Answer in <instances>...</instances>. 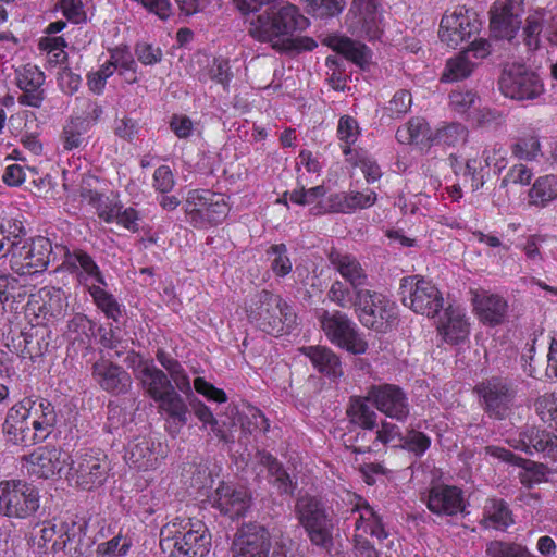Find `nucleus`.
Segmentation results:
<instances>
[{
    "label": "nucleus",
    "mask_w": 557,
    "mask_h": 557,
    "mask_svg": "<svg viewBox=\"0 0 557 557\" xmlns=\"http://www.w3.org/2000/svg\"><path fill=\"white\" fill-rule=\"evenodd\" d=\"M110 462L101 449L77 451L72 458L66 472L67 481L85 491L100 487L108 479Z\"/></svg>",
    "instance_id": "39448f33"
},
{
    "label": "nucleus",
    "mask_w": 557,
    "mask_h": 557,
    "mask_svg": "<svg viewBox=\"0 0 557 557\" xmlns=\"http://www.w3.org/2000/svg\"><path fill=\"white\" fill-rule=\"evenodd\" d=\"M511 153L519 160L535 161L542 157L541 143L536 135L520 136L511 146Z\"/></svg>",
    "instance_id": "603ef678"
},
{
    "label": "nucleus",
    "mask_w": 557,
    "mask_h": 557,
    "mask_svg": "<svg viewBox=\"0 0 557 557\" xmlns=\"http://www.w3.org/2000/svg\"><path fill=\"white\" fill-rule=\"evenodd\" d=\"M401 433L399 426L387 421H382L380 429L376 431L375 440L369 447V450H377L379 445H387L398 441L400 445Z\"/></svg>",
    "instance_id": "69168bd1"
},
{
    "label": "nucleus",
    "mask_w": 557,
    "mask_h": 557,
    "mask_svg": "<svg viewBox=\"0 0 557 557\" xmlns=\"http://www.w3.org/2000/svg\"><path fill=\"white\" fill-rule=\"evenodd\" d=\"M39 508V495L25 481L0 482V515L11 519H26Z\"/></svg>",
    "instance_id": "1a4fd4ad"
},
{
    "label": "nucleus",
    "mask_w": 557,
    "mask_h": 557,
    "mask_svg": "<svg viewBox=\"0 0 557 557\" xmlns=\"http://www.w3.org/2000/svg\"><path fill=\"white\" fill-rule=\"evenodd\" d=\"M309 14L317 17H330L339 14L346 0H301Z\"/></svg>",
    "instance_id": "4d7b16f0"
},
{
    "label": "nucleus",
    "mask_w": 557,
    "mask_h": 557,
    "mask_svg": "<svg viewBox=\"0 0 557 557\" xmlns=\"http://www.w3.org/2000/svg\"><path fill=\"white\" fill-rule=\"evenodd\" d=\"M350 28L369 40L380 38L383 16L380 0H354L349 9Z\"/></svg>",
    "instance_id": "f3484780"
},
{
    "label": "nucleus",
    "mask_w": 557,
    "mask_h": 557,
    "mask_svg": "<svg viewBox=\"0 0 557 557\" xmlns=\"http://www.w3.org/2000/svg\"><path fill=\"white\" fill-rule=\"evenodd\" d=\"M367 396L351 397L349 407L347 408V414L350 421L362 429L373 430L377 423V414L369 407Z\"/></svg>",
    "instance_id": "49530a36"
},
{
    "label": "nucleus",
    "mask_w": 557,
    "mask_h": 557,
    "mask_svg": "<svg viewBox=\"0 0 557 557\" xmlns=\"http://www.w3.org/2000/svg\"><path fill=\"white\" fill-rule=\"evenodd\" d=\"M271 537L268 530L258 524L242 527L232 543L233 557H269Z\"/></svg>",
    "instance_id": "aec40b11"
},
{
    "label": "nucleus",
    "mask_w": 557,
    "mask_h": 557,
    "mask_svg": "<svg viewBox=\"0 0 557 557\" xmlns=\"http://www.w3.org/2000/svg\"><path fill=\"white\" fill-rule=\"evenodd\" d=\"M502 92L516 100H533L544 91L539 75L525 64H508L499 78Z\"/></svg>",
    "instance_id": "f8f14e48"
},
{
    "label": "nucleus",
    "mask_w": 557,
    "mask_h": 557,
    "mask_svg": "<svg viewBox=\"0 0 557 557\" xmlns=\"http://www.w3.org/2000/svg\"><path fill=\"white\" fill-rule=\"evenodd\" d=\"M473 301L476 314L484 324L494 326L505 321L508 304L502 296L482 293L476 294Z\"/></svg>",
    "instance_id": "2f4dec72"
},
{
    "label": "nucleus",
    "mask_w": 557,
    "mask_h": 557,
    "mask_svg": "<svg viewBox=\"0 0 557 557\" xmlns=\"http://www.w3.org/2000/svg\"><path fill=\"white\" fill-rule=\"evenodd\" d=\"M92 377L106 392L120 395L132 387L131 375L119 364L100 359L92 364Z\"/></svg>",
    "instance_id": "a878e982"
},
{
    "label": "nucleus",
    "mask_w": 557,
    "mask_h": 557,
    "mask_svg": "<svg viewBox=\"0 0 557 557\" xmlns=\"http://www.w3.org/2000/svg\"><path fill=\"white\" fill-rule=\"evenodd\" d=\"M490 53V42L482 38L475 39L469 48L446 61L441 82L454 83L468 78L478 65L476 60L484 59Z\"/></svg>",
    "instance_id": "dca6fc26"
},
{
    "label": "nucleus",
    "mask_w": 557,
    "mask_h": 557,
    "mask_svg": "<svg viewBox=\"0 0 557 557\" xmlns=\"http://www.w3.org/2000/svg\"><path fill=\"white\" fill-rule=\"evenodd\" d=\"M228 205L220 194L209 189L189 190L185 201V212L195 227H206L222 223L228 214Z\"/></svg>",
    "instance_id": "6e6552de"
},
{
    "label": "nucleus",
    "mask_w": 557,
    "mask_h": 557,
    "mask_svg": "<svg viewBox=\"0 0 557 557\" xmlns=\"http://www.w3.org/2000/svg\"><path fill=\"white\" fill-rule=\"evenodd\" d=\"M368 290L369 289L366 288L348 286L344 282L336 280L331 284L326 296L330 301L343 309L354 308L355 313L357 314Z\"/></svg>",
    "instance_id": "e433bc0d"
},
{
    "label": "nucleus",
    "mask_w": 557,
    "mask_h": 557,
    "mask_svg": "<svg viewBox=\"0 0 557 557\" xmlns=\"http://www.w3.org/2000/svg\"><path fill=\"white\" fill-rule=\"evenodd\" d=\"M399 446L416 457H421L430 448L431 438L426 434L412 429L401 436Z\"/></svg>",
    "instance_id": "052dcab7"
},
{
    "label": "nucleus",
    "mask_w": 557,
    "mask_h": 557,
    "mask_svg": "<svg viewBox=\"0 0 557 557\" xmlns=\"http://www.w3.org/2000/svg\"><path fill=\"white\" fill-rule=\"evenodd\" d=\"M102 113L103 110L99 103L87 98H82L77 99L76 115L72 119L89 128L99 121Z\"/></svg>",
    "instance_id": "bf43d9fd"
},
{
    "label": "nucleus",
    "mask_w": 557,
    "mask_h": 557,
    "mask_svg": "<svg viewBox=\"0 0 557 557\" xmlns=\"http://www.w3.org/2000/svg\"><path fill=\"white\" fill-rule=\"evenodd\" d=\"M45 81L46 75L37 65L28 63L16 69L15 83L22 91L17 102L21 106L40 108L45 100Z\"/></svg>",
    "instance_id": "5701e85b"
},
{
    "label": "nucleus",
    "mask_w": 557,
    "mask_h": 557,
    "mask_svg": "<svg viewBox=\"0 0 557 557\" xmlns=\"http://www.w3.org/2000/svg\"><path fill=\"white\" fill-rule=\"evenodd\" d=\"M438 329L447 343L457 344L463 341L469 334V324L466 320L465 310L459 307L449 306Z\"/></svg>",
    "instance_id": "c9c22d12"
},
{
    "label": "nucleus",
    "mask_w": 557,
    "mask_h": 557,
    "mask_svg": "<svg viewBox=\"0 0 557 557\" xmlns=\"http://www.w3.org/2000/svg\"><path fill=\"white\" fill-rule=\"evenodd\" d=\"M189 529L176 530L165 524L160 531V548L169 557H205L211 547V534L201 521L189 522ZM186 529V527H184Z\"/></svg>",
    "instance_id": "f03ea898"
},
{
    "label": "nucleus",
    "mask_w": 557,
    "mask_h": 557,
    "mask_svg": "<svg viewBox=\"0 0 557 557\" xmlns=\"http://www.w3.org/2000/svg\"><path fill=\"white\" fill-rule=\"evenodd\" d=\"M484 519L488 525L504 530L513 523L511 511L503 499H487L484 506Z\"/></svg>",
    "instance_id": "8fccbe9b"
},
{
    "label": "nucleus",
    "mask_w": 557,
    "mask_h": 557,
    "mask_svg": "<svg viewBox=\"0 0 557 557\" xmlns=\"http://www.w3.org/2000/svg\"><path fill=\"white\" fill-rule=\"evenodd\" d=\"M485 450L486 454L492 457L522 468L523 471L519 474L522 485L531 487L532 485L537 484L544 480L545 471L542 465L516 456L505 447L491 445L486 446Z\"/></svg>",
    "instance_id": "c85d7f7f"
},
{
    "label": "nucleus",
    "mask_w": 557,
    "mask_h": 557,
    "mask_svg": "<svg viewBox=\"0 0 557 557\" xmlns=\"http://www.w3.org/2000/svg\"><path fill=\"white\" fill-rule=\"evenodd\" d=\"M329 260L333 268L351 287L363 288L367 285V272L356 257L348 253L332 251L329 256Z\"/></svg>",
    "instance_id": "72a5a7b5"
},
{
    "label": "nucleus",
    "mask_w": 557,
    "mask_h": 557,
    "mask_svg": "<svg viewBox=\"0 0 557 557\" xmlns=\"http://www.w3.org/2000/svg\"><path fill=\"white\" fill-rule=\"evenodd\" d=\"M359 135V125L354 117L344 115L339 119L337 125V136L342 143L343 153L346 157L352 154L351 146L358 140Z\"/></svg>",
    "instance_id": "864d4df0"
},
{
    "label": "nucleus",
    "mask_w": 557,
    "mask_h": 557,
    "mask_svg": "<svg viewBox=\"0 0 557 557\" xmlns=\"http://www.w3.org/2000/svg\"><path fill=\"white\" fill-rule=\"evenodd\" d=\"M295 515L313 545L329 548L333 544L334 515L321 498L309 494L298 497Z\"/></svg>",
    "instance_id": "7ed1b4c3"
},
{
    "label": "nucleus",
    "mask_w": 557,
    "mask_h": 557,
    "mask_svg": "<svg viewBox=\"0 0 557 557\" xmlns=\"http://www.w3.org/2000/svg\"><path fill=\"white\" fill-rule=\"evenodd\" d=\"M326 45L358 65H363L369 60V49L366 45L347 37L331 36L326 39Z\"/></svg>",
    "instance_id": "79ce46f5"
},
{
    "label": "nucleus",
    "mask_w": 557,
    "mask_h": 557,
    "mask_svg": "<svg viewBox=\"0 0 557 557\" xmlns=\"http://www.w3.org/2000/svg\"><path fill=\"white\" fill-rule=\"evenodd\" d=\"M524 0H505L491 9V28L500 37L511 38L521 24Z\"/></svg>",
    "instance_id": "bb28decb"
},
{
    "label": "nucleus",
    "mask_w": 557,
    "mask_h": 557,
    "mask_svg": "<svg viewBox=\"0 0 557 557\" xmlns=\"http://www.w3.org/2000/svg\"><path fill=\"white\" fill-rule=\"evenodd\" d=\"M40 296L42 305L39 307V313L44 319H61L65 315L67 301L61 288L42 289Z\"/></svg>",
    "instance_id": "37998d69"
},
{
    "label": "nucleus",
    "mask_w": 557,
    "mask_h": 557,
    "mask_svg": "<svg viewBox=\"0 0 557 557\" xmlns=\"http://www.w3.org/2000/svg\"><path fill=\"white\" fill-rule=\"evenodd\" d=\"M475 392L483 401V409L488 417L506 419L515 405L517 386L511 379L492 376L475 386Z\"/></svg>",
    "instance_id": "9d476101"
},
{
    "label": "nucleus",
    "mask_w": 557,
    "mask_h": 557,
    "mask_svg": "<svg viewBox=\"0 0 557 557\" xmlns=\"http://www.w3.org/2000/svg\"><path fill=\"white\" fill-rule=\"evenodd\" d=\"M299 351L306 356L313 368L320 373L337 379L343 375V368L338 356L325 346H304Z\"/></svg>",
    "instance_id": "473e14b6"
},
{
    "label": "nucleus",
    "mask_w": 557,
    "mask_h": 557,
    "mask_svg": "<svg viewBox=\"0 0 557 557\" xmlns=\"http://www.w3.org/2000/svg\"><path fill=\"white\" fill-rule=\"evenodd\" d=\"M109 54V60L112 62L120 74H124L125 72H136L137 63L128 47L117 46L113 49H110Z\"/></svg>",
    "instance_id": "e2e57ef3"
},
{
    "label": "nucleus",
    "mask_w": 557,
    "mask_h": 557,
    "mask_svg": "<svg viewBox=\"0 0 557 557\" xmlns=\"http://www.w3.org/2000/svg\"><path fill=\"white\" fill-rule=\"evenodd\" d=\"M535 411L540 419L557 429V394L546 393L535 400Z\"/></svg>",
    "instance_id": "13d9d810"
},
{
    "label": "nucleus",
    "mask_w": 557,
    "mask_h": 557,
    "mask_svg": "<svg viewBox=\"0 0 557 557\" xmlns=\"http://www.w3.org/2000/svg\"><path fill=\"white\" fill-rule=\"evenodd\" d=\"M11 269L16 274L34 275L46 271L52 253L51 242L42 236L27 239L20 236V240L11 245Z\"/></svg>",
    "instance_id": "0eeeda50"
},
{
    "label": "nucleus",
    "mask_w": 557,
    "mask_h": 557,
    "mask_svg": "<svg viewBox=\"0 0 557 557\" xmlns=\"http://www.w3.org/2000/svg\"><path fill=\"white\" fill-rule=\"evenodd\" d=\"M357 317L363 326L386 332L397 318V306L384 295L369 289Z\"/></svg>",
    "instance_id": "2eb2a0df"
},
{
    "label": "nucleus",
    "mask_w": 557,
    "mask_h": 557,
    "mask_svg": "<svg viewBox=\"0 0 557 557\" xmlns=\"http://www.w3.org/2000/svg\"><path fill=\"white\" fill-rule=\"evenodd\" d=\"M247 315L251 323L269 334L282 332L285 324L289 326L295 320L288 304L280 295L265 289L251 298Z\"/></svg>",
    "instance_id": "20e7f679"
},
{
    "label": "nucleus",
    "mask_w": 557,
    "mask_h": 557,
    "mask_svg": "<svg viewBox=\"0 0 557 557\" xmlns=\"http://www.w3.org/2000/svg\"><path fill=\"white\" fill-rule=\"evenodd\" d=\"M326 338L335 346L354 355L364 354L368 343L357 324L339 310H323L319 317Z\"/></svg>",
    "instance_id": "423d86ee"
},
{
    "label": "nucleus",
    "mask_w": 557,
    "mask_h": 557,
    "mask_svg": "<svg viewBox=\"0 0 557 557\" xmlns=\"http://www.w3.org/2000/svg\"><path fill=\"white\" fill-rule=\"evenodd\" d=\"M400 290L403 304L417 313L435 317L443 308V297L430 281L418 278V276H407L401 278Z\"/></svg>",
    "instance_id": "9b49d317"
},
{
    "label": "nucleus",
    "mask_w": 557,
    "mask_h": 557,
    "mask_svg": "<svg viewBox=\"0 0 557 557\" xmlns=\"http://www.w3.org/2000/svg\"><path fill=\"white\" fill-rule=\"evenodd\" d=\"M376 201V193L368 189L366 193L351 191L331 195L327 207L323 210L313 208L314 214L325 212L350 213L358 209H367L372 207Z\"/></svg>",
    "instance_id": "cd10ccee"
},
{
    "label": "nucleus",
    "mask_w": 557,
    "mask_h": 557,
    "mask_svg": "<svg viewBox=\"0 0 557 557\" xmlns=\"http://www.w3.org/2000/svg\"><path fill=\"white\" fill-rule=\"evenodd\" d=\"M481 22L475 12L466 7H457L443 15L438 37L448 47L457 48L478 34Z\"/></svg>",
    "instance_id": "ddd939ff"
},
{
    "label": "nucleus",
    "mask_w": 557,
    "mask_h": 557,
    "mask_svg": "<svg viewBox=\"0 0 557 557\" xmlns=\"http://www.w3.org/2000/svg\"><path fill=\"white\" fill-rule=\"evenodd\" d=\"M267 258L275 276L285 277L292 272L293 263L285 244L270 246L267 250Z\"/></svg>",
    "instance_id": "3c124183"
},
{
    "label": "nucleus",
    "mask_w": 557,
    "mask_h": 557,
    "mask_svg": "<svg viewBox=\"0 0 557 557\" xmlns=\"http://www.w3.org/2000/svg\"><path fill=\"white\" fill-rule=\"evenodd\" d=\"M433 132L428 122L420 116L411 117L405 125L396 131V139L400 144H416L423 147L431 146Z\"/></svg>",
    "instance_id": "4c0bfd02"
},
{
    "label": "nucleus",
    "mask_w": 557,
    "mask_h": 557,
    "mask_svg": "<svg viewBox=\"0 0 557 557\" xmlns=\"http://www.w3.org/2000/svg\"><path fill=\"white\" fill-rule=\"evenodd\" d=\"M213 506L232 519L239 518L248 509L249 498L245 491L223 483L215 491Z\"/></svg>",
    "instance_id": "7c9ffc66"
},
{
    "label": "nucleus",
    "mask_w": 557,
    "mask_h": 557,
    "mask_svg": "<svg viewBox=\"0 0 557 557\" xmlns=\"http://www.w3.org/2000/svg\"><path fill=\"white\" fill-rule=\"evenodd\" d=\"M259 465L267 468L270 482L276 486L280 494H292L294 485L289 474L283 469L282 465L270 453L259 450L256 455Z\"/></svg>",
    "instance_id": "ea45409f"
},
{
    "label": "nucleus",
    "mask_w": 557,
    "mask_h": 557,
    "mask_svg": "<svg viewBox=\"0 0 557 557\" xmlns=\"http://www.w3.org/2000/svg\"><path fill=\"white\" fill-rule=\"evenodd\" d=\"M412 96L407 89L397 90L383 108V116L392 120L404 117L411 109Z\"/></svg>",
    "instance_id": "6e6d98bb"
},
{
    "label": "nucleus",
    "mask_w": 557,
    "mask_h": 557,
    "mask_svg": "<svg viewBox=\"0 0 557 557\" xmlns=\"http://www.w3.org/2000/svg\"><path fill=\"white\" fill-rule=\"evenodd\" d=\"M154 401L158 403L159 409L166 412L173 422L177 421L176 431H180L186 424L188 409L184 399L175 391V387Z\"/></svg>",
    "instance_id": "c03bdc74"
},
{
    "label": "nucleus",
    "mask_w": 557,
    "mask_h": 557,
    "mask_svg": "<svg viewBox=\"0 0 557 557\" xmlns=\"http://www.w3.org/2000/svg\"><path fill=\"white\" fill-rule=\"evenodd\" d=\"M507 443L529 455L539 453L550 458L557 455V435L534 425H527L517 435H510Z\"/></svg>",
    "instance_id": "412c9836"
},
{
    "label": "nucleus",
    "mask_w": 557,
    "mask_h": 557,
    "mask_svg": "<svg viewBox=\"0 0 557 557\" xmlns=\"http://www.w3.org/2000/svg\"><path fill=\"white\" fill-rule=\"evenodd\" d=\"M24 459L29 474L48 480L60 475L70 456L60 447L41 446Z\"/></svg>",
    "instance_id": "6ab92c4d"
},
{
    "label": "nucleus",
    "mask_w": 557,
    "mask_h": 557,
    "mask_svg": "<svg viewBox=\"0 0 557 557\" xmlns=\"http://www.w3.org/2000/svg\"><path fill=\"white\" fill-rule=\"evenodd\" d=\"M32 420L37 432V441H45L53 431L57 422L54 407L46 399L32 400Z\"/></svg>",
    "instance_id": "58836bf2"
},
{
    "label": "nucleus",
    "mask_w": 557,
    "mask_h": 557,
    "mask_svg": "<svg viewBox=\"0 0 557 557\" xmlns=\"http://www.w3.org/2000/svg\"><path fill=\"white\" fill-rule=\"evenodd\" d=\"M358 511L359 516L355 521L357 531L356 537L361 539L364 534H370L380 541L386 539L387 533L385 532L380 518L370 506L366 505L358 509Z\"/></svg>",
    "instance_id": "a18cd8bd"
},
{
    "label": "nucleus",
    "mask_w": 557,
    "mask_h": 557,
    "mask_svg": "<svg viewBox=\"0 0 557 557\" xmlns=\"http://www.w3.org/2000/svg\"><path fill=\"white\" fill-rule=\"evenodd\" d=\"M468 131L460 123H448L432 134L431 146L456 147L467 140Z\"/></svg>",
    "instance_id": "de8ad7c7"
},
{
    "label": "nucleus",
    "mask_w": 557,
    "mask_h": 557,
    "mask_svg": "<svg viewBox=\"0 0 557 557\" xmlns=\"http://www.w3.org/2000/svg\"><path fill=\"white\" fill-rule=\"evenodd\" d=\"M102 285H88V292L92 297L94 302L108 319L117 322L122 317V307L115 297L107 292Z\"/></svg>",
    "instance_id": "09e8293b"
},
{
    "label": "nucleus",
    "mask_w": 557,
    "mask_h": 557,
    "mask_svg": "<svg viewBox=\"0 0 557 557\" xmlns=\"http://www.w3.org/2000/svg\"><path fill=\"white\" fill-rule=\"evenodd\" d=\"M529 202L544 208L557 199V175L546 174L535 180L529 190Z\"/></svg>",
    "instance_id": "a19ab883"
},
{
    "label": "nucleus",
    "mask_w": 557,
    "mask_h": 557,
    "mask_svg": "<svg viewBox=\"0 0 557 557\" xmlns=\"http://www.w3.org/2000/svg\"><path fill=\"white\" fill-rule=\"evenodd\" d=\"M479 101L478 95L472 90H454L449 95V106L457 113L468 112Z\"/></svg>",
    "instance_id": "338daca9"
},
{
    "label": "nucleus",
    "mask_w": 557,
    "mask_h": 557,
    "mask_svg": "<svg viewBox=\"0 0 557 557\" xmlns=\"http://www.w3.org/2000/svg\"><path fill=\"white\" fill-rule=\"evenodd\" d=\"M124 458L132 468L152 469L158 462L154 443L146 436H138L128 443Z\"/></svg>",
    "instance_id": "f704fd0d"
},
{
    "label": "nucleus",
    "mask_w": 557,
    "mask_h": 557,
    "mask_svg": "<svg viewBox=\"0 0 557 557\" xmlns=\"http://www.w3.org/2000/svg\"><path fill=\"white\" fill-rule=\"evenodd\" d=\"M428 509L437 516H456L466 509V499L461 488L454 485L437 484L426 495Z\"/></svg>",
    "instance_id": "b1692460"
},
{
    "label": "nucleus",
    "mask_w": 557,
    "mask_h": 557,
    "mask_svg": "<svg viewBox=\"0 0 557 557\" xmlns=\"http://www.w3.org/2000/svg\"><path fill=\"white\" fill-rule=\"evenodd\" d=\"M135 55L144 65H154L160 63L163 52L160 47L146 41H139L135 45Z\"/></svg>",
    "instance_id": "774afa93"
},
{
    "label": "nucleus",
    "mask_w": 557,
    "mask_h": 557,
    "mask_svg": "<svg viewBox=\"0 0 557 557\" xmlns=\"http://www.w3.org/2000/svg\"><path fill=\"white\" fill-rule=\"evenodd\" d=\"M87 131L88 128L86 126L71 117L63 127L61 136L63 149L71 151L86 146L87 140L85 134Z\"/></svg>",
    "instance_id": "5fc2aeb1"
},
{
    "label": "nucleus",
    "mask_w": 557,
    "mask_h": 557,
    "mask_svg": "<svg viewBox=\"0 0 557 557\" xmlns=\"http://www.w3.org/2000/svg\"><path fill=\"white\" fill-rule=\"evenodd\" d=\"M367 399L379 411L397 421H405L409 416L408 398L397 385H372L368 389Z\"/></svg>",
    "instance_id": "a211bd4d"
},
{
    "label": "nucleus",
    "mask_w": 557,
    "mask_h": 557,
    "mask_svg": "<svg viewBox=\"0 0 557 557\" xmlns=\"http://www.w3.org/2000/svg\"><path fill=\"white\" fill-rule=\"evenodd\" d=\"M193 410L198 420L202 423V429L210 428V431L219 438L224 440V431L220 428L218 420L213 416L208 406L201 401H196L193 405Z\"/></svg>",
    "instance_id": "0e129e2a"
},
{
    "label": "nucleus",
    "mask_w": 557,
    "mask_h": 557,
    "mask_svg": "<svg viewBox=\"0 0 557 557\" xmlns=\"http://www.w3.org/2000/svg\"><path fill=\"white\" fill-rule=\"evenodd\" d=\"M55 10L73 24H82L87 21V13L82 0H55Z\"/></svg>",
    "instance_id": "680f3d73"
},
{
    "label": "nucleus",
    "mask_w": 557,
    "mask_h": 557,
    "mask_svg": "<svg viewBox=\"0 0 557 557\" xmlns=\"http://www.w3.org/2000/svg\"><path fill=\"white\" fill-rule=\"evenodd\" d=\"M309 26V18L301 14L299 8L286 3L256 15L249 23L248 34L256 41L268 44L280 53L292 35L302 33Z\"/></svg>",
    "instance_id": "f257e3e1"
},
{
    "label": "nucleus",
    "mask_w": 557,
    "mask_h": 557,
    "mask_svg": "<svg viewBox=\"0 0 557 557\" xmlns=\"http://www.w3.org/2000/svg\"><path fill=\"white\" fill-rule=\"evenodd\" d=\"M59 537L52 544L53 550H63L70 557H81L90 546L86 539L87 522L74 516L60 520Z\"/></svg>",
    "instance_id": "4be33fe9"
},
{
    "label": "nucleus",
    "mask_w": 557,
    "mask_h": 557,
    "mask_svg": "<svg viewBox=\"0 0 557 557\" xmlns=\"http://www.w3.org/2000/svg\"><path fill=\"white\" fill-rule=\"evenodd\" d=\"M133 358L138 359L137 366L133 368L135 377L147 396L156 400L166 392L172 391L174 387L172 381L152 360L143 359L139 356Z\"/></svg>",
    "instance_id": "393cba45"
},
{
    "label": "nucleus",
    "mask_w": 557,
    "mask_h": 557,
    "mask_svg": "<svg viewBox=\"0 0 557 557\" xmlns=\"http://www.w3.org/2000/svg\"><path fill=\"white\" fill-rule=\"evenodd\" d=\"M32 409V399H24L8 410L2 424V432L8 442L22 446L39 443L33 425Z\"/></svg>",
    "instance_id": "4468645a"
},
{
    "label": "nucleus",
    "mask_w": 557,
    "mask_h": 557,
    "mask_svg": "<svg viewBox=\"0 0 557 557\" xmlns=\"http://www.w3.org/2000/svg\"><path fill=\"white\" fill-rule=\"evenodd\" d=\"M63 268L70 273L76 274L82 284L88 285V280L94 278L98 284L107 286V282L94 259L83 250H65Z\"/></svg>",
    "instance_id": "c756f323"
}]
</instances>
